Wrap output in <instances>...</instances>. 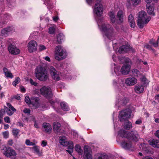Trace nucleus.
I'll use <instances>...</instances> for the list:
<instances>
[{
    "label": "nucleus",
    "mask_w": 159,
    "mask_h": 159,
    "mask_svg": "<svg viewBox=\"0 0 159 159\" xmlns=\"http://www.w3.org/2000/svg\"><path fill=\"white\" fill-rule=\"evenodd\" d=\"M4 96V93L3 92H2L0 93V98H2Z\"/></svg>",
    "instance_id": "obj_63"
},
{
    "label": "nucleus",
    "mask_w": 159,
    "mask_h": 159,
    "mask_svg": "<svg viewBox=\"0 0 159 159\" xmlns=\"http://www.w3.org/2000/svg\"><path fill=\"white\" fill-rule=\"evenodd\" d=\"M20 91L22 92H25L26 91V89L25 88L23 87H21L20 88Z\"/></svg>",
    "instance_id": "obj_57"
},
{
    "label": "nucleus",
    "mask_w": 159,
    "mask_h": 159,
    "mask_svg": "<svg viewBox=\"0 0 159 159\" xmlns=\"http://www.w3.org/2000/svg\"><path fill=\"white\" fill-rule=\"evenodd\" d=\"M145 2L147 3H151L152 5L153 4V3L157 2H155L154 0H144Z\"/></svg>",
    "instance_id": "obj_47"
},
{
    "label": "nucleus",
    "mask_w": 159,
    "mask_h": 159,
    "mask_svg": "<svg viewBox=\"0 0 159 159\" xmlns=\"http://www.w3.org/2000/svg\"><path fill=\"white\" fill-rule=\"evenodd\" d=\"M13 143V141L12 140H9L8 142V144L10 146H11Z\"/></svg>",
    "instance_id": "obj_58"
},
{
    "label": "nucleus",
    "mask_w": 159,
    "mask_h": 159,
    "mask_svg": "<svg viewBox=\"0 0 159 159\" xmlns=\"http://www.w3.org/2000/svg\"><path fill=\"white\" fill-rule=\"evenodd\" d=\"M47 144V143L46 141H45L44 140H43L42 141V143L41 145L43 147H44L46 146Z\"/></svg>",
    "instance_id": "obj_53"
},
{
    "label": "nucleus",
    "mask_w": 159,
    "mask_h": 159,
    "mask_svg": "<svg viewBox=\"0 0 159 159\" xmlns=\"http://www.w3.org/2000/svg\"><path fill=\"white\" fill-rule=\"evenodd\" d=\"M56 26L53 25L52 27H50L49 28V33L50 34L54 33L56 29Z\"/></svg>",
    "instance_id": "obj_37"
},
{
    "label": "nucleus",
    "mask_w": 159,
    "mask_h": 159,
    "mask_svg": "<svg viewBox=\"0 0 159 159\" xmlns=\"http://www.w3.org/2000/svg\"><path fill=\"white\" fill-rule=\"evenodd\" d=\"M2 134L4 138L7 139L9 136V132L8 131H6L3 132Z\"/></svg>",
    "instance_id": "obj_43"
},
{
    "label": "nucleus",
    "mask_w": 159,
    "mask_h": 159,
    "mask_svg": "<svg viewBox=\"0 0 159 159\" xmlns=\"http://www.w3.org/2000/svg\"><path fill=\"white\" fill-rule=\"evenodd\" d=\"M67 56V53L61 46L56 47L55 51L54 57L55 59L58 61H60L66 58Z\"/></svg>",
    "instance_id": "obj_6"
},
{
    "label": "nucleus",
    "mask_w": 159,
    "mask_h": 159,
    "mask_svg": "<svg viewBox=\"0 0 159 159\" xmlns=\"http://www.w3.org/2000/svg\"><path fill=\"white\" fill-rule=\"evenodd\" d=\"M13 135L15 136H17L19 133L20 131L16 129H13L12 130Z\"/></svg>",
    "instance_id": "obj_41"
},
{
    "label": "nucleus",
    "mask_w": 159,
    "mask_h": 159,
    "mask_svg": "<svg viewBox=\"0 0 159 159\" xmlns=\"http://www.w3.org/2000/svg\"><path fill=\"white\" fill-rule=\"evenodd\" d=\"M118 135L122 137H125L129 140L136 142L139 140V136L136 131H132L130 132H126L124 130H120Z\"/></svg>",
    "instance_id": "obj_5"
},
{
    "label": "nucleus",
    "mask_w": 159,
    "mask_h": 159,
    "mask_svg": "<svg viewBox=\"0 0 159 159\" xmlns=\"http://www.w3.org/2000/svg\"><path fill=\"white\" fill-rule=\"evenodd\" d=\"M135 92L138 93H141L143 92L144 90V87L142 85H136L135 88Z\"/></svg>",
    "instance_id": "obj_31"
},
{
    "label": "nucleus",
    "mask_w": 159,
    "mask_h": 159,
    "mask_svg": "<svg viewBox=\"0 0 159 159\" xmlns=\"http://www.w3.org/2000/svg\"><path fill=\"white\" fill-rule=\"evenodd\" d=\"M131 111L129 109H126L122 111L119 114V118L120 121H126L125 125V128L126 129L129 130L132 127V124L127 119L129 118L131 116Z\"/></svg>",
    "instance_id": "obj_2"
},
{
    "label": "nucleus",
    "mask_w": 159,
    "mask_h": 159,
    "mask_svg": "<svg viewBox=\"0 0 159 159\" xmlns=\"http://www.w3.org/2000/svg\"><path fill=\"white\" fill-rule=\"evenodd\" d=\"M20 81V79L19 77H16L15 80L13 82L12 84L15 86H16L17 84H19Z\"/></svg>",
    "instance_id": "obj_38"
},
{
    "label": "nucleus",
    "mask_w": 159,
    "mask_h": 159,
    "mask_svg": "<svg viewBox=\"0 0 159 159\" xmlns=\"http://www.w3.org/2000/svg\"><path fill=\"white\" fill-rule=\"evenodd\" d=\"M32 102L30 106H32L34 109L36 108L39 106V98H38L32 97Z\"/></svg>",
    "instance_id": "obj_21"
},
{
    "label": "nucleus",
    "mask_w": 159,
    "mask_h": 159,
    "mask_svg": "<svg viewBox=\"0 0 159 159\" xmlns=\"http://www.w3.org/2000/svg\"><path fill=\"white\" fill-rule=\"evenodd\" d=\"M143 159H153L152 157L149 156H146L143 158Z\"/></svg>",
    "instance_id": "obj_62"
},
{
    "label": "nucleus",
    "mask_w": 159,
    "mask_h": 159,
    "mask_svg": "<svg viewBox=\"0 0 159 159\" xmlns=\"http://www.w3.org/2000/svg\"><path fill=\"white\" fill-rule=\"evenodd\" d=\"M46 49V47L44 45L40 44L39 45V49L40 51L44 50Z\"/></svg>",
    "instance_id": "obj_45"
},
{
    "label": "nucleus",
    "mask_w": 159,
    "mask_h": 159,
    "mask_svg": "<svg viewBox=\"0 0 159 159\" xmlns=\"http://www.w3.org/2000/svg\"><path fill=\"white\" fill-rule=\"evenodd\" d=\"M33 149L37 154L39 156H41L42 155V152L39 151V147L38 146H35L34 147Z\"/></svg>",
    "instance_id": "obj_34"
},
{
    "label": "nucleus",
    "mask_w": 159,
    "mask_h": 159,
    "mask_svg": "<svg viewBox=\"0 0 159 159\" xmlns=\"http://www.w3.org/2000/svg\"><path fill=\"white\" fill-rule=\"evenodd\" d=\"M122 147L125 149H129L132 147V144L130 142H123L121 143Z\"/></svg>",
    "instance_id": "obj_29"
},
{
    "label": "nucleus",
    "mask_w": 159,
    "mask_h": 159,
    "mask_svg": "<svg viewBox=\"0 0 159 159\" xmlns=\"http://www.w3.org/2000/svg\"><path fill=\"white\" fill-rule=\"evenodd\" d=\"M32 98L30 99L29 97L28 96H26L25 98V101L27 104L29 105H30L31 102H32Z\"/></svg>",
    "instance_id": "obj_39"
},
{
    "label": "nucleus",
    "mask_w": 159,
    "mask_h": 159,
    "mask_svg": "<svg viewBox=\"0 0 159 159\" xmlns=\"http://www.w3.org/2000/svg\"><path fill=\"white\" fill-rule=\"evenodd\" d=\"M8 51L11 54L14 55L18 54L20 53V50L15 46L12 45H10L8 47Z\"/></svg>",
    "instance_id": "obj_17"
},
{
    "label": "nucleus",
    "mask_w": 159,
    "mask_h": 159,
    "mask_svg": "<svg viewBox=\"0 0 159 159\" xmlns=\"http://www.w3.org/2000/svg\"><path fill=\"white\" fill-rule=\"evenodd\" d=\"M154 4L152 5L151 3H147L146 4V9L148 13L150 15L153 16L155 15L154 11Z\"/></svg>",
    "instance_id": "obj_20"
},
{
    "label": "nucleus",
    "mask_w": 159,
    "mask_h": 159,
    "mask_svg": "<svg viewBox=\"0 0 159 159\" xmlns=\"http://www.w3.org/2000/svg\"><path fill=\"white\" fill-rule=\"evenodd\" d=\"M7 105L8 108L6 109V112L8 115L11 116L13 114L14 112L16 111V109L10 103H7Z\"/></svg>",
    "instance_id": "obj_16"
},
{
    "label": "nucleus",
    "mask_w": 159,
    "mask_h": 159,
    "mask_svg": "<svg viewBox=\"0 0 159 159\" xmlns=\"http://www.w3.org/2000/svg\"><path fill=\"white\" fill-rule=\"evenodd\" d=\"M128 22L130 24V26L134 28L135 26V22L134 19V17L132 14H130L128 17Z\"/></svg>",
    "instance_id": "obj_27"
},
{
    "label": "nucleus",
    "mask_w": 159,
    "mask_h": 159,
    "mask_svg": "<svg viewBox=\"0 0 159 159\" xmlns=\"http://www.w3.org/2000/svg\"><path fill=\"white\" fill-rule=\"evenodd\" d=\"M1 151L3 154L8 158L15 159L17 155V153L15 150L5 145L3 146Z\"/></svg>",
    "instance_id": "obj_7"
},
{
    "label": "nucleus",
    "mask_w": 159,
    "mask_h": 159,
    "mask_svg": "<svg viewBox=\"0 0 159 159\" xmlns=\"http://www.w3.org/2000/svg\"><path fill=\"white\" fill-rule=\"evenodd\" d=\"M34 73L36 78L41 81H45L49 77L46 69L41 66H39L36 68Z\"/></svg>",
    "instance_id": "obj_3"
},
{
    "label": "nucleus",
    "mask_w": 159,
    "mask_h": 159,
    "mask_svg": "<svg viewBox=\"0 0 159 159\" xmlns=\"http://www.w3.org/2000/svg\"><path fill=\"white\" fill-rule=\"evenodd\" d=\"M9 126L8 124H5L4 125V128L5 129H7L9 128Z\"/></svg>",
    "instance_id": "obj_61"
},
{
    "label": "nucleus",
    "mask_w": 159,
    "mask_h": 159,
    "mask_svg": "<svg viewBox=\"0 0 159 159\" xmlns=\"http://www.w3.org/2000/svg\"><path fill=\"white\" fill-rule=\"evenodd\" d=\"M141 80L143 85L145 86L144 84L146 80V78L145 77L143 76L141 78Z\"/></svg>",
    "instance_id": "obj_52"
},
{
    "label": "nucleus",
    "mask_w": 159,
    "mask_h": 159,
    "mask_svg": "<svg viewBox=\"0 0 159 159\" xmlns=\"http://www.w3.org/2000/svg\"><path fill=\"white\" fill-rule=\"evenodd\" d=\"M127 100L125 98H123V99L121 100L120 101V103L123 104H126L127 103Z\"/></svg>",
    "instance_id": "obj_48"
},
{
    "label": "nucleus",
    "mask_w": 159,
    "mask_h": 159,
    "mask_svg": "<svg viewBox=\"0 0 159 159\" xmlns=\"http://www.w3.org/2000/svg\"><path fill=\"white\" fill-rule=\"evenodd\" d=\"M43 126L45 132L48 133L51 132L52 129V128L50 124L47 123H44L43 124Z\"/></svg>",
    "instance_id": "obj_25"
},
{
    "label": "nucleus",
    "mask_w": 159,
    "mask_h": 159,
    "mask_svg": "<svg viewBox=\"0 0 159 159\" xmlns=\"http://www.w3.org/2000/svg\"><path fill=\"white\" fill-rule=\"evenodd\" d=\"M59 143L63 146H68V150H66L70 154H71L73 151L74 145L72 142L70 141L68 142L66 137L62 136L59 137Z\"/></svg>",
    "instance_id": "obj_8"
},
{
    "label": "nucleus",
    "mask_w": 159,
    "mask_h": 159,
    "mask_svg": "<svg viewBox=\"0 0 159 159\" xmlns=\"http://www.w3.org/2000/svg\"><path fill=\"white\" fill-rule=\"evenodd\" d=\"M75 151L79 154H82V150L80 146L79 145H76L75 147Z\"/></svg>",
    "instance_id": "obj_36"
},
{
    "label": "nucleus",
    "mask_w": 159,
    "mask_h": 159,
    "mask_svg": "<svg viewBox=\"0 0 159 159\" xmlns=\"http://www.w3.org/2000/svg\"><path fill=\"white\" fill-rule=\"evenodd\" d=\"M125 84L129 86L134 85L137 82V79L134 77L128 78L125 80Z\"/></svg>",
    "instance_id": "obj_18"
},
{
    "label": "nucleus",
    "mask_w": 159,
    "mask_h": 159,
    "mask_svg": "<svg viewBox=\"0 0 159 159\" xmlns=\"http://www.w3.org/2000/svg\"><path fill=\"white\" fill-rule=\"evenodd\" d=\"M98 2L95 3L93 11L98 17H100L103 14V7L102 4L100 3L101 0H96Z\"/></svg>",
    "instance_id": "obj_9"
},
{
    "label": "nucleus",
    "mask_w": 159,
    "mask_h": 159,
    "mask_svg": "<svg viewBox=\"0 0 159 159\" xmlns=\"http://www.w3.org/2000/svg\"><path fill=\"white\" fill-rule=\"evenodd\" d=\"M145 46L148 49H151L152 48L151 46L148 44H146L145 45Z\"/></svg>",
    "instance_id": "obj_60"
},
{
    "label": "nucleus",
    "mask_w": 159,
    "mask_h": 159,
    "mask_svg": "<svg viewBox=\"0 0 159 159\" xmlns=\"http://www.w3.org/2000/svg\"><path fill=\"white\" fill-rule=\"evenodd\" d=\"M142 123V121L141 120H136L135 122V124L137 125H139Z\"/></svg>",
    "instance_id": "obj_59"
},
{
    "label": "nucleus",
    "mask_w": 159,
    "mask_h": 159,
    "mask_svg": "<svg viewBox=\"0 0 159 159\" xmlns=\"http://www.w3.org/2000/svg\"><path fill=\"white\" fill-rule=\"evenodd\" d=\"M109 15L110 18L111 22L112 23H114L115 22L116 18L114 12L113 11L110 12Z\"/></svg>",
    "instance_id": "obj_33"
},
{
    "label": "nucleus",
    "mask_w": 159,
    "mask_h": 159,
    "mask_svg": "<svg viewBox=\"0 0 159 159\" xmlns=\"http://www.w3.org/2000/svg\"><path fill=\"white\" fill-rule=\"evenodd\" d=\"M25 143L28 146H34L35 145V143L31 142L30 140L28 139L26 140Z\"/></svg>",
    "instance_id": "obj_40"
},
{
    "label": "nucleus",
    "mask_w": 159,
    "mask_h": 159,
    "mask_svg": "<svg viewBox=\"0 0 159 159\" xmlns=\"http://www.w3.org/2000/svg\"><path fill=\"white\" fill-rule=\"evenodd\" d=\"M14 29L12 27L4 28L1 30V35L6 36L10 33L12 32Z\"/></svg>",
    "instance_id": "obj_22"
},
{
    "label": "nucleus",
    "mask_w": 159,
    "mask_h": 159,
    "mask_svg": "<svg viewBox=\"0 0 159 159\" xmlns=\"http://www.w3.org/2000/svg\"><path fill=\"white\" fill-rule=\"evenodd\" d=\"M37 44L36 41L31 40L28 44V48L30 53H32L37 51Z\"/></svg>",
    "instance_id": "obj_12"
},
{
    "label": "nucleus",
    "mask_w": 159,
    "mask_h": 159,
    "mask_svg": "<svg viewBox=\"0 0 159 159\" xmlns=\"http://www.w3.org/2000/svg\"><path fill=\"white\" fill-rule=\"evenodd\" d=\"M156 135L158 138H159V130H157L156 132Z\"/></svg>",
    "instance_id": "obj_64"
},
{
    "label": "nucleus",
    "mask_w": 159,
    "mask_h": 159,
    "mask_svg": "<svg viewBox=\"0 0 159 159\" xmlns=\"http://www.w3.org/2000/svg\"><path fill=\"white\" fill-rule=\"evenodd\" d=\"M126 5L128 7H130L131 5L134 6L140 4L141 0H126Z\"/></svg>",
    "instance_id": "obj_19"
},
{
    "label": "nucleus",
    "mask_w": 159,
    "mask_h": 159,
    "mask_svg": "<svg viewBox=\"0 0 159 159\" xmlns=\"http://www.w3.org/2000/svg\"><path fill=\"white\" fill-rule=\"evenodd\" d=\"M49 72L51 75L53 79L56 81H58L60 78L58 72L56 70L53 66H51L49 68Z\"/></svg>",
    "instance_id": "obj_13"
},
{
    "label": "nucleus",
    "mask_w": 159,
    "mask_h": 159,
    "mask_svg": "<svg viewBox=\"0 0 159 159\" xmlns=\"http://www.w3.org/2000/svg\"><path fill=\"white\" fill-rule=\"evenodd\" d=\"M23 112L27 115H29L30 113V110L29 109L25 108L23 111Z\"/></svg>",
    "instance_id": "obj_46"
},
{
    "label": "nucleus",
    "mask_w": 159,
    "mask_h": 159,
    "mask_svg": "<svg viewBox=\"0 0 159 159\" xmlns=\"http://www.w3.org/2000/svg\"><path fill=\"white\" fill-rule=\"evenodd\" d=\"M61 107L62 109L65 111H68L69 110V108L66 103L62 102L60 103Z\"/></svg>",
    "instance_id": "obj_32"
},
{
    "label": "nucleus",
    "mask_w": 159,
    "mask_h": 159,
    "mask_svg": "<svg viewBox=\"0 0 159 159\" xmlns=\"http://www.w3.org/2000/svg\"><path fill=\"white\" fill-rule=\"evenodd\" d=\"M96 159H108V157L106 154L103 153H98L95 155Z\"/></svg>",
    "instance_id": "obj_30"
},
{
    "label": "nucleus",
    "mask_w": 159,
    "mask_h": 159,
    "mask_svg": "<svg viewBox=\"0 0 159 159\" xmlns=\"http://www.w3.org/2000/svg\"><path fill=\"white\" fill-rule=\"evenodd\" d=\"M61 125L58 122H55L53 125V129L54 131L57 133L60 132Z\"/></svg>",
    "instance_id": "obj_26"
},
{
    "label": "nucleus",
    "mask_w": 159,
    "mask_h": 159,
    "mask_svg": "<svg viewBox=\"0 0 159 159\" xmlns=\"http://www.w3.org/2000/svg\"><path fill=\"white\" fill-rule=\"evenodd\" d=\"M49 101L50 103L52 105L53 107L54 108H56V106L57 104H58V103L57 102H55L51 100H49Z\"/></svg>",
    "instance_id": "obj_44"
},
{
    "label": "nucleus",
    "mask_w": 159,
    "mask_h": 159,
    "mask_svg": "<svg viewBox=\"0 0 159 159\" xmlns=\"http://www.w3.org/2000/svg\"><path fill=\"white\" fill-rule=\"evenodd\" d=\"M97 23L100 30L102 31L103 36H105L110 40L113 39L115 35L114 30L109 24H106L102 19H98Z\"/></svg>",
    "instance_id": "obj_1"
},
{
    "label": "nucleus",
    "mask_w": 159,
    "mask_h": 159,
    "mask_svg": "<svg viewBox=\"0 0 159 159\" xmlns=\"http://www.w3.org/2000/svg\"><path fill=\"white\" fill-rule=\"evenodd\" d=\"M84 159H92V152L90 148L88 146H85Z\"/></svg>",
    "instance_id": "obj_15"
},
{
    "label": "nucleus",
    "mask_w": 159,
    "mask_h": 159,
    "mask_svg": "<svg viewBox=\"0 0 159 159\" xmlns=\"http://www.w3.org/2000/svg\"><path fill=\"white\" fill-rule=\"evenodd\" d=\"M125 16L124 11L122 10H119L116 15L117 22L119 24L122 23L124 21V18Z\"/></svg>",
    "instance_id": "obj_14"
},
{
    "label": "nucleus",
    "mask_w": 159,
    "mask_h": 159,
    "mask_svg": "<svg viewBox=\"0 0 159 159\" xmlns=\"http://www.w3.org/2000/svg\"><path fill=\"white\" fill-rule=\"evenodd\" d=\"M5 111L4 109H1L0 111V118H2L4 114Z\"/></svg>",
    "instance_id": "obj_51"
},
{
    "label": "nucleus",
    "mask_w": 159,
    "mask_h": 159,
    "mask_svg": "<svg viewBox=\"0 0 159 159\" xmlns=\"http://www.w3.org/2000/svg\"><path fill=\"white\" fill-rule=\"evenodd\" d=\"M149 144L154 148H159V140L151 139L148 141Z\"/></svg>",
    "instance_id": "obj_24"
},
{
    "label": "nucleus",
    "mask_w": 159,
    "mask_h": 159,
    "mask_svg": "<svg viewBox=\"0 0 159 159\" xmlns=\"http://www.w3.org/2000/svg\"><path fill=\"white\" fill-rule=\"evenodd\" d=\"M133 73L134 75L135 76H138V75L139 74V71L136 69H134L133 70Z\"/></svg>",
    "instance_id": "obj_42"
},
{
    "label": "nucleus",
    "mask_w": 159,
    "mask_h": 159,
    "mask_svg": "<svg viewBox=\"0 0 159 159\" xmlns=\"http://www.w3.org/2000/svg\"><path fill=\"white\" fill-rule=\"evenodd\" d=\"M43 58L46 61H48L49 62H50L51 59L48 56H46L44 57H43Z\"/></svg>",
    "instance_id": "obj_55"
},
{
    "label": "nucleus",
    "mask_w": 159,
    "mask_h": 159,
    "mask_svg": "<svg viewBox=\"0 0 159 159\" xmlns=\"http://www.w3.org/2000/svg\"><path fill=\"white\" fill-rule=\"evenodd\" d=\"M151 17L145 12L142 11L139 12L137 20V25L140 29L143 28L150 21Z\"/></svg>",
    "instance_id": "obj_4"
},
{
    "label": "nucleus",
    "mask_w": 159,
    "mask_h": 159,
    "mask_svg": "<svg viewBox=\"0 0 159 159\" xmlns=\"http://www.w3.org/2000/svg\"><path fill=\"white\" fill-rule=\"evenodd\" d=\"M40 92L43 95L48 99L51 98L53 96L51 89L48 87L43 86L41 89Z\"/></svg>",
    "instance_id": "obj_10"
},
{
    "label": "nucleus",
    "mask_w": 159,
    "mask_h": 159,
    "mask_svg": "<svg viewBox=\"0 0 159 159\" xmlns=\"http://www.w3.org/2000/svg\"><path fill=\"white\" fill-rule=\"evenodd\" d=\"M119 70L120 68L118 67H115L114 68V71L116 74H118V72H119Z\"/></svg>",
    "instance_id": "obj_54"
},
{
    "label": "nucleus",
    "mask_w": 159,
    "mask_h": 159,
    "mask_svg": "<svg viewBox=\"0 0 159 159\" xmlns=\"http://www.w3.org/2000/svg\"><path fill=\"white\" fill-rule=\"evenodd\" d=\"M159 42H157H157H156V41H155V42L154 43H152V45L154 47H157L158 46V43Z\"/></svg>",
    "instance_id": "obj_56"
},
{
    "label": "nucleus",
    "mask_w": 159,
    "mask_h": 159,
    "mask_svg": "<svg viewBox=\"0 0 159 159\" xmlns=\"http://www.w3.org/2000/svg\"><path fill=\"white\" fill-rule=\"evenodd\" d=\"M64 36L62 33L59 34L57 36V41L58 43H61V40L63 39Z\"/></svg>",
    "instance_id": "obj_35"
},
{
    "label": "nucleus",
    "mask_w": 159,
    "mask_h": 159,
    "mask_svg": "<svg viewBox=\"0 0 159 159\" xmlns=\"http://www.w3.org/2000/svg\"><path fill=\"white\" fill-rule=\"evenodd\" d=\"M125 61L127 63L124 64L120 70V72L122 74H128L130 71L131 66L129 64L130 60L129 58H126Z\"/></svg>",
    "instance_id": "obj_11"
},
{
    "label": "nucleus",
    "mask_w": 159,
    "mask_h": 159,
    "mask_svg": "<svg viewBox=\"0 0 159 159\" xmlns=\"http://www.w3.org/2000/svg\"><path fill=\"white\" fill-rule=\"evenodd\" d=\"M5 121L8 123H9L10 122V118L8 116L5 117L4 118Z\"/></svg>",
    "instance_id": "obj_50"
},
{
    "label": "nucleus",
    "mask_w": 159,
    "mask_h": 159,
    "mask_svg": "<svg viewBox=\"0 0 159 159\" xmlns=\"http://www.w3.org/2000/svg\"><path fill=\"white\" fill-rule=\"evenodd\" d=\"M3 71L6 77L11 79L13 77L12 73L7 68H3Z\"/></svg>",
    "instance_id": "obj_28"
},
{
    "label": "nucleus",
    "mask_w": 159,
    "mask_h": 159,
    "mask_svg": "<svg viewBox=\"0 0 159 159\" xmlns=\"http://www.w3.org/2000/svg\"><path fill=\"white\" fill-rule=\"evenodd\" d=\"M29 81L30 82V84L34 86H37V83L34 82L33 80L32 79H30L29 80Z\"/></svg>",
    "instance_id": "obj_49"
},
{
    "label": "nucleus",
    "mask_w": 159,
    "mask_h": 159,
    "mask_svg": "<svg viewBox=\"0 0 159 159\" xmlns=\"http://www.w3.org/2000/svg\"><path fill=\"white\" fill-rule=\"evenodd\" d=\"M132 48L128 45H123L120 47L118 50V52L120 53L124 52H127L130 51Z\"/></svg>",
    "instance_id": "obj_23"
}]
</instances>
